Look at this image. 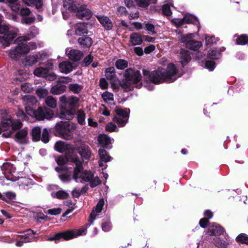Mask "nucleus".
I'll return each instance as SVG.
<instances>
[{"instance_id":"8","label":"nucleus","mask_w":248,"mask_h":248,"mask_svg":"<svg viewBox=\"0 0 248 248\" xmlns=\"http://www.w3.org/2000/svg\"><path fill=\"white\" fill-rule=\"evenodd\" d=\"M115 112L116 115L112 119L113 122L117 124L119 127H124L129 118V108L122 109L116 107Z\"/></svg>"},{"instance_id":"15","label":"nucleus","mask_w":248,"mask_h":248,"mask_svg":"<svg viewBox=\"0 0 248 248\" xmlns=\"http://www.w3.org/2000/svg\"><path fill=\"white\" fill-rule=\"evenodd\" d=\"M55 148L60 153L65 152L69 156H70V154L73 153L74 151L73 145L62 141H57L55 144Z\"/></svg>"},{"instance_id":"33","label":"nucleus","mask_w":248,"mask_h":248,"mask_svg":"<svg viewBox=\"0 0 248 248\" xmlns=\"http://www.w3.org/2000/svg\"><path fill=\"white\" fill-rule=\"evenodd\" d=\"M220 51L217 48L211 49L208 51L207 57L212 60L218 59L220 57Z\"/></svg>"},{"instance_id":"53","label":"nucleus","mask_w":248,"mask_h":248,"mask_svg":"<svg viewBox=\"0 0 248 248\" xmlns=\"http://www.w3.org/2000/svg\"><path fill=\"white\" fill-rule=\"evenodd\" d=\"M41 140L45 143H46L49 141V134L46 128L43 129Z\"/></svg>"},{"instance_id":"49","label":"nucleus","mask_w":248,"mask_h":248,"mask_svg":"<svg viewBox=\"0 0 248 248\" xmlns=\"http://www.w3.org/2000/svg\"><path fill=\"white\" fill-rule=\"evenodd\" d=\"M18 51V50L16 47L14 48H12L9 50L8 55L12 59H16L18 58L19 55L20 54Z\"/></svg>"},{"instance_id":"37","label":"nucleus","mask_w":248,"mask_h":248,"mask_svg":"<svg viewBox=\"0 0 248 248\" xmlns=\"http://www.w3.org/2000/svg\"><path fill=\"white\" fill-rule=\"evenodd\" d=\"M38 59V57L37 55H30L25 58V64L26 65H32L35 64Z\"/></svg>"},{"instance_id":"57","label":"nucleus","mask_w":248,"mask_h":248,"mask_svg":"<svg viewBox=\"0 0 248 248\" xmlns=\"http://www.w3.org/2000/svg\"><path fill=\"white\" fill-rule=\"evenodd\" d=\"M172 22L177 28H179L185 24L183 18L173 19Z\"/></svg>"},{"instance_id":"30","label":"nucleus","mask_w":248,"mask_h":248,"mask_svg":"<svg viewBox=\"0 0 248 248\" xmlns=\"http://www.w3.org/2000/svg\"><path fill=\"white\" fill-rule=\"evenodd\" d=\"M66 90V86L63 84H57L53 86L50 90V92L56 95L60 94L63 93Z\"/></svg>"},{"instance_id":"26","label":"nucleus","mask_w":248,"mask_h":248,"mask_svg":"<svg viewBox=\"0 0 248 248\" xmlns=\"http://www.w3.org/2000/svg\"><path fill=\"white\" fill-rule=\"evenodd\" d=\"M133 45H139L142 43V35L137 32H133L130 36Z\"/></svg>"},{"instance_id":"44","label":"nucleus","mask_w":248,"mask_h":248,"mask_svg":"<svg viewBox=\"0 0 248 248\" xmlns=\"http://www.w3.org/2000/svg\"><path fill=\"white\" fill-rule=\"evenodd\" d=\"M115 66L118 69H124L128 66V62L125 60L119 59L115 62Z\"/></svg>"},{"instance_id":"39","label":"nucleus","mask_w":248,"mask_h":248,"mask_svg":"<svg viewBox=\"0 0 248 248\" xmlns=\"http://www.w3.org/2000/svg\"><path fill=\"white\" fill-rule=\"evenodd\" d=\"M48 69L45 67H38L34 71V74L39 77H45L48 74Z\"/></svg>"},{"instance_id":"45","label":"nucleus","mask_w":248,"mask_h":248,"mask_svg":"<svg viewBox=\"0 0 248 248\" xmlns=\"http://www.w3.org/2000/svg\"><path fill=\"white\" fill-rule=\"evenodd\" d=\"M96 17L102 25L104 26L107 30H108V18L107 16H97Z\"/></svg>"},{"instance_id":"55","label":"nucleus","mask_w":248,"mask_h":248,"mask_svg":"<svg viewBox=\"0 0 248 248\" xmlns=\"http://www.w3.org/2000/svg\"><path fill=\"white\" fill-rule=\"evenodd\" d=\"M48 92L45 89H39L36 91L37 95L40 98H44L48 94Z\"/></svg>"},{"instance_id":"62","label":"nucleus","mask_w":248,"mask_h":248,"mask_svg":"<svg viewBox=\"0 0 248 248\" xmlns=\"http://www.w3.org/2000/svg\"><path fill=\"white\" fill-rule=\"evenodd\" d=\"M69 100V97H67L66 95H62L60 97V107L63 106L62 105L68 104Z\"/></svg>"},{"instance_id":"6","label":"nucleus","mask_w":248,"mask_h":248,"mask_svg":"<svg viewBox=\"0 0 248 248\" xmlns=\"http://www.w3.org/2000/svg\"><path fill=\"white\" fill-rule=\"evenodd\" d=\"M86 232V229L84 227H81L79 229L68 230L58 233L52 236L49 237L47 240L49 241H54L55 242L59 241L61 239L67 240L83 234H85Z\"/></svg>"},{"instance_id":"11","label":"nucleus","mask_w":248,"mask_h":248,"mask_svg":"<svg viewBox=\"0 0 248 248\" xmlns=\"http://www.w3.org/2000/svg\"><path fill=\"white\" fill-rule=\"evenodd\" d=\"M167 82H172L174 81L176 78H173V77L176 75L178 70L174 64L170 63L168 64L166 69L162 68Z\"/></svg>"},{"instance_id":"42","label":"nucleus","mask_w":248,"mask_h":248,"mask_svg":"<svg viewBox=\"0 0 248 248\" xmlns=\"http://www.w3.org/2000/svg\"><path fill=\"white\" fill-rule=\"evenodd\" d=\"M46 103L49 107L54 108L57 107V101L52 96H48L46 99Z\"/></svg>"},{"instance_id":"12","label":"nucleus","mask_w":248,"mask_h":248,"mask_svg":"<svg viewBox=\"0 0 248 248\" xmlns=\"http://www.w3.org/2000/svg\"><path fill=\"white\" fill-rule=\"evenodd\" d=\"M75 12L77 17L81 19H88L92 16V12L87 6L80 3L78 5Z\"/></svg>"},{"instance_id":"1","label":"nucleus","mask_w":248,"mask_h":248,"mask_svg":"<svg viewBox=\"0 0 248 248\" xmlns=\"http://www.w3.org/2000/svg\"><path fill=\"white\" fill-rule=\"evenodd\" d=\"M25 103L26 112L28 115L34 116L38 120H43L45 119H49L53 116V111L46 107L39 108L37 110H34L31 106L36 104V98L31 95H27L23 98Z\"/></svg>"},{"instance_id":"23","label":"nucleus","mask_w":248,"mask_h":248,"mask_svg":"<svg viewBox=\"0 0 248 248\" xmlns=\"http://www.w3.org/2000/svg\"><path fill=\"white\" fill-rule=\"evenodd\" d=\"M180 62L185 67L191 60L190 52L184 49H181L180 52Z\"/></svg>"},{"instance_id":"41","label":"nucleus","mask_w":248,"mask_h":248,"mask_svg":"<svg viewBox=\"0 0 248 248\" xmlns=\"http://www.w3.org/2000/svg\"><path fill=\"white\" fill-rule=\"evenodd\" d=\"M235 240L238 243L248 245V235L246 233H240L236 237Z\"/></svg>"},{"instance_id":"22","label":"nucleus","mask_w":248,"mask_h":248,"mask_svg":"<svg viewBox=\"0 0 248 248\" xmlns=\"http://www.w3.org/2000/svg\"><path fill=\"white\" fill-rule=\"evenodd\" d=\"M65 53L70 60L74 61H79L82 56V53L80 50L76 49L69 50V49L67 48Z\"/></svg>"},{"instance_id":"13","label":"nucleus","mask_w":248,"mask_h":248,"mask_svg":"<svg viewBox=\"0 0 248 248\" xmlns=\"http://www.w3.org/2000/svg\"><path fill=\"white\" fill-rule=\"evenodd\" d=\"M66 125L65 122H61L57 123L55 129L57 135L66 140H70L73 137V135L67 132Z\"/></svg>"},{"instance_id":"19","label":"nucleus","mask_w":248,"mask_h":248,"mask_svg":"<svg viewBox=\"0 0 248 248\" xmlns=\"http://www.w3.org/2000/svg\"><path fill=\"white\" fill-rule=\"evenodd\" d=\"M2 168L4 170L3 171L4 177L7 180L15 181V179L13 177L14 173L16 171L15 167L12 164H6L3 165Z\"/></svg>"},{"instance_id":"20","label":"nucleus","mask_w":248,"mask_h":248,"mask_svg":"<svg viewBox=\"0 0 248 248\" xmlns=\"http://www.w3.org/2000/svg\"><path fill=\"white\" fill-rule=\"evenodd\" d=\"M34 232L31 229H29L18 235V237L23 239L24 243L31 242L36 240L34 235Z\"/></svg>"},{"instance_id":"16","label":"nucleus","mask_w":248,"mask_h":248,"mask_svg":"<svg viewBox=\"0 0 248 248\" xmlns=\"http://www.w3.org/2000/svg\"><path fill=\"white\" fill-rule=\"evenodd\" d=\"M104 205V201L103 199L100 200L96 206L92 210L90 216L89 221L91 224H93V221L101 215V213L103 210V206Z\"/></svg>"},{"instance_id":"52","label":"nucleus","mask_w":248,"mask_h":248,"mask_svg":"<svg viewBox=\"0 0 248 248\" xmlns=\"http://www.w3.org/2000/svg\"><path fill=\"white\" fill-rule=\"evenodd\" d=\"M162 12L164 15L167 16H170L172 14V12L170 10V6L167 4H164L162 6Z\"/></svg>"},{"instance_id":"35","label":"nucleus","mask_w":248,"mask_h":248,"mask_svg":"<svg viewBox=\"0 0 248 248\" xmlns=\"http://www.w3.org/2000/svg\"><path fill=\"white\" fill-rule=\"evenodd\" d=\"M88 29L84 23H78L77 25L75 30V33L78 35H81L82 34L87 33Z\"/></svg>"},{"instance_id":"24","label":"nucleus","mask_w":248,"mask_h":248,"mask_svg":"<svg viewBox=\"0 0 248 248\" xmlns=\"http://www.w3.org/2000/svg\"><path fill=\"white\" fill-rule=\"evenodd\" d=\"M59 67L60 71L64 74H68L71 72L74 66L71 62L69 61H65L59 64Z\"/></svg>"},{"instance_id":"17","label":"nucleus","mask_w":248,"mask_h":248,"mask_svg":"<svg viewBox=\"0 0 248 248\" xmlns=\"http://www.w3.org/2000/svg\"><path fill=\"white\" fill-rule=\"evenodd\" d=\"M225 232L224 229L219 224L213 222L209 225L207 233L209 235L216 236L223 234Z\"/></svg>"},{"instance_id":"54","label":"nucleus","mask_w":248,"mask_h":248,"mask_svg":"<svg viewBox=\"0 0 248 248\" xmlns=\"http://www.w3.org/2000/svg\"><path fill=\"white\" fill-rule=\"evenodd\" d=\"M34 16H26L23 17L21 19V23L22 24H30L34 21Z\"/></svg>"},{"instance_id":"59","label":"nucleus","mask_w":248,"mask_h":248,"mask_svg":"<svg viewBox=\"0 0 248 248\" xmlns=\"http://www.w3.org/2000/svg\"><path fill=\"white\" fill-rule=\"evenodd\" d=\"M31 11L28 8H22L20 11V15L22 17L28 16L31 14Z\"/></svg>"},{"instance_id":"46","label":"nucleus","mask_w":248,"mask_h":248,"mask_svg":"<svg viewBox=\"0 0 248 248\" xmlns=\"http://www.w3.org/2000/svg\"><path fill=\"white\" fill-rule=\"evenodd\" d=\"M52 196L59 199H64L67 198L68 194L65 191L60 190L55 193H52Z\"/></svg>"},{"instance_id":"7","label":"nucleus","mask_w":248,"mask_h":248,"mask_svg":"<svg viewBox=\"0 0 248 248\" xmlns=\"http://www.w3.org/2000/svg\"><path fill=\"white\" fill-rule=\"evenodd\" d=\"M22 125L19 120H13L10 116L6 117L2 120V127L4 130H7V132L3 133L2 136L6 138L10 137L14 130L20 128Z\"/></svg>"},{"instance_id":"14","label":"nucleus","mask_w":248,"mask_h":248,"mask_svg":"<svg viewBox=\"0 0 248 248\" xmlns=\"http://www.w3.org/2000/svg\"><path fill=\"white\" fill-rule=\"evenodd\" d=\"M191 34H187L185 37H182V42H186V46L187 48L193 51H197L202 46V43L201 41H196L194 40H189L186 41V38H191Z\"/></svg>"},{"instance_id":"10","label":"nucleus","mask_w":248,"mask_h":248,"mask_svg":"<svg viewBox=\"0 0 248 248\" xmlns=\"http://www.w3.org/2000/svg\"><path fill=\"white\" fill-rule=\"evenodd\" d=\"M98 152L100 158L98 162L99 166L101 168L104 177L107 179L108 177L107 163L108 161V156L107 154L106 151L103 149H100Z\"/></svg>"},{"instance_id":"21","label":"nucleus","mask_w":248,"mask_h":248,"mask_svg":"<svg viewBox=\"0 0 248 248\" xmlns=\"http://www.w3.org/2000/svg\"><path fill=\"white\" fill-rule=\"evenodd\" d=\"M28 132L23 129L17 132L15 135L16 141L20 144H26L28 142Z\"/></svg>"},{"instance_id":"4","label":"nucleus","mask_w":248,"mask_h":248,"mask_svg":"<svg viewBox=\"0 0 248 248\" xmlns=\"http://www.w3.org/2000/svg\"><path fill=\"white\" fill-rule=\"evenodd\" d=\"M1 22V16L0 15V24ZM18 32V29L16 28L0 24V34L3 35L2 36H0V42L3 45L8 46L10 42L16 36Z\"/></svg>"},{"instance_id":"31","label":"nucleus","mask_w":248,"mask_h":248,"mask_svg":"<svg viewBox=\"0 0 248 248\" xmlns=\"http://www.w3.org/2000/svg\"><path fill=\"white\" fill-rule=\"evenodd\" d=\"M236 45L244 46L248 44V35L246 34H242L237 36L235 41Z\"/></svg>"},{"instance_id":"58","label":"nucleus","mask_w":248,"mask_h":248,"mask_svg":"<svg viewBox=\"0 0 248 248\" xmlns=\"http://www.w3.org/2000/svg\"><path fill=\"white\" fill-rule=\"evenodd\" d=\"M209 224V221L208 218L203 217L201 218L199 221L200 226L202 228H206Z\"/></svg>"},{"instance_id":"48","label":"nucleus","mask_w":248,"mask_h":248,"mask_svg":"<svg viewBox=\"0 0 248 248\" xmlns=\"http://www.w3.org/2000/svg\"><path fill=\"white\" fill-rule=\"evenodd\" d=\"M69 89L75 93H79L82 89V86L77 84H71L69 85Z\"/></svg>"},{"instance_id":"61","label":"nucleus","mask_w":248,"mask_h":248,"mask_svg":"<svg viewBox=\"0 0 248 248\" xmlns=\"http://www.w3.org/2000/svg\"><path fill=\"white\" fill-rule=\"evenodd\" d=\"M68 161L67 157L65 156H61L59 157L57 159L56 161L58 164L60 166L64 164L66 162Z\"/></svg>"},{"instance_id":"56","label":"nucleus","mask_w":248,"mask_h":248,"mask_svg":"<svg viewBox=\"0 0 248 248\" xmlns=\"http://www.w3.org/2000/svg\"><path fill=\"white\" fill-rule=\"evenodd\" d=\"M61 211L62 209L59 207H57L48 210L47 213L51 215L56 216L59 215L61 213Z\"/></svg>"},{"instance_id":"27","label":"nucleus","mask_w":248,"mask_h":248,"mask_svg":"<svg viewBox=\"0 0 248 248\" xmlns=\"http://www.w3.org/2000/svg\"><path fill=\"white\" fill-rule=\"evenodd\" d=\"M78 43L83 47H89L93 44V41L90 37L83 36L78 38Z\"/></svg>"},{"instance_id":"50","label":"nucleus","mask_w":248,"mask_h":248,"mask_svg":"<svg viewBox=\"0 0 248 248\" xmlns=\"http://www.w3.org/2000/svg\"><path fill=\"white\" fill-rule=\"evenodd\" d=\"M65 124L66 125L67 132L72 134V133L77 128V124L69 122H65Z\"/></svg>"},{"instance_id":"18","label":"nucleus","mask_w":248,"mask_h":248,"mask_svg":"<svg viewBox=\"0 0 248 248\" xmlns=\"http://www.w3.org/2000/svg\"><path fill=\"white\" fill-rule=\"evenodd\" d=\"M60 111L58 114V117L62 119L67 120H72L74 117L75 112V109H67L63 106L60 107Z\"/></svg>"},{"instance_id":"64","label":"nucleus","mask_w":248,"mask_h":248,"mask_svg":"<svg viewBox=\"0 0 248 248\" xmlns=\"http://www.w3.org/2000/svg\"><path fill=\"white\" fill-rule=\"evenodd\" d=\"M93 56L91 54L88 55L84 59L83 65L84 66L88 65L89 64H90L91 63V62L93 61Z\"/></svg>"},{"instance_id":"32","label":"nucleus","mask_w":248,"mask_h":248,"mask_svg":"<svg viewBox=\"0 0 248 248\" xmlns=\"http://www.w3.org/2000/svg\"><path fill=\"white\" fill-rule=\"evenodd\" d=\"M135 1L139 7L141 8H147L151 3L156 4L157 0H135Z\"/></svg>"},{"instance_id":"51","label":"nucleus","mask_w":248,"mask_h":248,"mask_svg":"<svg viewBox=\"0 0 248 248\" xmlns=\"http://www.w3.org/2000/svg\"><path fill=\"white\" fill-rule=\"evenodd\" d=\"M216 62L213 60H207L205 62V67L211 71L214 70L216 67Z\"/></svg>"},{"instance_id":"40","label":"nucleus","mask_w":248,"mask_h":248,"mask_svg":"<svg viewBox=\"0 0 248 248\" xmlns=\"http://www.w3.org/2000/svg\"><path fill=\"white\" fill-rule=\"evenodd\" d=\"M97 140L99 144L103 147H106L108 143V137L105 134L99 135Z\"/></svg>"},{"instance_id":"34","label":"nucleus","mask_w":248,"mask_h":248,"mask_svg":"<svg viewBox=\"0 0 248 248\" xmlns=\"http://www.w3.org/2000/svg\"><path fill=\"white\" fill-rule=\"evenodd\" d=\"M41 128L39 126H36L32 128L31 136L32 140L34 141H38L41 138Z\"/></svg>"},{"instance_id":"60","label":"nucleus","mask_w":248,"mask_h":248,"mask_svg":"<svg viewBox=\"0 0 248 248\" xmlns=\"http://www.w3.org/2000/svg\"><path fill=\"white\" fill-rule=\"evenodd\" d=\"M89 182H90L91 186L93 187L99 185L100 184V180L98 177H94V175H93L92 180Z\"/></svg>"},{"instance_id":"47","label":"nucleus","mask_w":248,"mask_h":248,"mask_svg":"<svg viewBox=\"0 0 248 248\" xmlns=\"http://www.w3.org/2000/svg\"><path fill=\"white\" fill-rule=\"evenodd\" d=\"M77 119L78 123L80 124H83L85 122V113L81 110H79L77 113Z\"/></svg>"},{"instance_id":"63","label":"nucleus","mask_w":248,"mask_h":248,"mask_svg":"<svg viewBox=\"0 0 248 248\" xmlns=\"http://www.w3.org/2000/svg\"><path fill=\"white\" fill-rule=\"evenodd\" d=\"M30 32L31 38L35 37L39 33V30L35 26H31L30 29Z\"/></svg>"},{"instance_id":"9","label":"nucleus","mask_w":248,"mask_h":248,"mask_svg":"<svg viewBox=\"0 0 248 248\" xmlns=\"http://www.w3.org/2000/svg\"><path fill=\"white\" fill-rule=\"evenodd\" d=\"M29 36L24 35L17 38V42L18 44L16 46L20 54L28 53L30 50L36 48V44L34 42H29L27 43V41L30 39Z\"/></svg>"},{"instance_id":"43","label":"nucleus","mask_w":248,"mask_h":248,"mask_svg":"<svg viewBox=\"0 0 248 248\" xmlns=\"http://www.w3.org/2000/svg\"><path fill=\"white\" fill-rule=\"evenodd\" d=\"M79 101V99L73 96H69L68 105L71 109H74Z\"/></svg>"},{"instance_id":"29","label":"nucleus","mask_w":248,"mask_h":248,"mask_svg":"<svg viewBox=\"0 0 248 248\" xmlns=\"http://www.w3.org/2000/svg\"><path fill=\"white\" fill-rule=\"evenodd\" d=\"M6 3L13 12H18L20 10L19 0H6Z\"/></svg>"},{"instance_id":"3","label":"nucleus","mask_w":248,"mask_h":248,"mask_svg":"<svg viewBox=\"0 0 248 248\" xmlns=\"http://www.w3.org/2000/svg\"><path fill=\"white\" fill-rule=\"evenodd\" d=\"M71 159L76 165L73 175V179L77 182L91 181L93 178V173L90 171L83 170L82 163L78 158L73 156Z\"/></svg>"},{"instance_id":"2","label":"nucleus","mask_w":248,"mask_h":248,"mask_svg":"<svg viewBox=\"0 0 248 248\" xmlns=\"http://www.w3.org/2000/svg\"><path fill=\"white\" fill-rule=\"evenodd\" d=\"M124 77L125 81L120 84L124 92H128L134 90V87L140 89L142 86L141 75L140 71L133 68H128L124 71Z\"/></svg>"},{"instance_id":"38","label":"nucleus","mask_w":248,"mask_h":248,"mask_svg":"<svg viewBox=\"0 0 248 248\" xmlns=\"http://www.w3.org/2000/svg\"><path fill=\"white\" fill-rule=\"evenodd\" d=\"M184 23L195 24L196 22H198V18L195 16L190 14H186L183 17Z\"/></svg>"},{"instance_id":"25","label":"nucleus","mask_w":248,"mask_h":248,"mask_svg":"<svg viewBox=\"0 0 248 248\" xmlns=\"http://www.w3.org/2000/svg\"><path fill=\"white\" fill-rule=\"evenodd\" d=\"M79 3L78 1H73V0H64L63 1V7L66 9L70 11H76L78 5Z\"/></svg>"},{"instance_id":"5","label":"nucleus","mask_w":248,"mask_h":248,"mask_svg":"<svg viewBox=\"0 0 248 248\" xmlns=\"http://www.w3.org/2000/svg\"><path fill=\"white\" fill-rule=\"evenodd\" d=\"M142 74L144 80L155 84H159L167 82L162 68L159 67L157 70L151 72L148 70L143 69Z\"/></svg>"},{"instance_id":"36","label":"nucleus","mask_w":248,"mask_h":248,"mask_svg":"<svg viewBox=\"0 0 248 248\" xmlns=\"http://www.w3.org/2000/svg\"><path fill=\"white\" fill-rule=\"evenodd\" d=\"M78 153L83 158L87 159L91 157V152L88 147L83 146L78 150Z\"/></svg>"},{"instance_id":"28","label":"nucleus","mask_w":248,"mask_h":248,"mask_svg":"<svg viewBox=\"0 0 248 248\" xmlns=\"http://www.w3.org/2000/svg\"><path fill=\"white\" fill-rule=\"evenodd\" d=\"M17 184L19 187L25 188L33 185V181L28 178L21 177L18 179Z\"/></svg>"}]
</instances>
